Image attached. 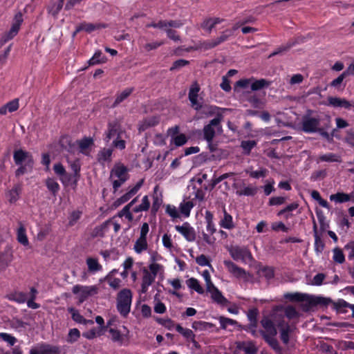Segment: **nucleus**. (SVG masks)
Wrapping results in <instances>:
<instances>
[{
  "mask_svg": "<svg viewBox=\"0 0 354 354\" xmlns=\"http://www.w3.org/2000/svg\"><path fill=\"white\" fill-rule=\"evenodd\" d=\"M164 271V266L161 264H149L148 268L142 269L140 293H147L149 286L154 282L157 275L162 274Z\"/></svg>",
  "mask_w": 354,
  "mask_h": 354,
  "instance_id": "nucleus-1",
  "label": "nucleus"
},
{
  "mask_svg": "<svg viewBox=\"0 0 354 354\" xmlns=\"http://www.w3.org/2000/svg\"><path fill=\"white\" fill-rule=\"evenodd\" d=\"M13 159L15 163L19 166L15 171V176L19 177L28 171H31L34 165L32 155L22 149L14 151Z\"/></svg>",
  "mask_w": 354,
  "mask_h": 354,
  "instance_id": "nucleus-2",
  "label": "nucleus"
},
{
  "mask_svg": "<svg viewBox=\"0 0 354 354\" xmlns=\"http://www.w3.org/2000/svg\"><path fill=\"white\" fill-rule=\"evenodd\" d=\"M127 167L121 162L114 165L110 172V180L112 183L113 192L118 189L129 179Z\"/></svg>",
  "mask_w": 354,
  "mask_h": 354,
  "instance_id": "nucleus-3",
  "label": "nucleus"
},
{
  "mask_svg": "<svg viewBox=\"0 0 354 354\" xmlns=\"http://www.w3.org/2000/svg\"><path fill=\"white\" fill-rule=\"evenodd\" d=\"M132 292L129 289L120 290L117 297V309L121 315L126 317L131 310Z\"/></svg>",
  "mask_w": 354,
  "mask_h": 354,
  "instance_id": "nucleus-4",
  "label": "nucleus"
},
{
  "mask_svg": "<svg viewBox=\"0 0 354 354\" xmlns=\"http://www.w3.org/2000/svg\"><path fill=\"white\" fill-rule=\"evenodd\" d=\"M232 258L236 261H241L245 263L251 262L253 260L252 254L250 250L245 246H234L229 249Z\"/></svg>",
  "mask_w": 354,
  "mask_h": 354,
  "instance_id": "nucleus-5",
  "label": "nucleus"
},
{
  "mask_svg": "<svg viewBox=\"0 0 354 354\" xmlns=\"http://www.w3.org/2000/svg\"><path fill=\"white\" fill-rule=\"evenodd\" d=\"M149 231V226L147 223H143L140 227V236L136 241L133 250L137 254H141L148 248L147 234Z\"/></svg>",
  "mask_w": 354,
  "mask_h": 354,
  "instance_id": "nucleus-6",
  "label": "nucleus"
},
{
  "mask_svg": "<svg viewBox=\"0 0 354 354\" xmlns=\"http://www.w3.org/2000/svg\"><path fill=\"white\" fill-rule=\"evenodd\" d=\"M221 121L220 117L214 118L207 124L204 126L203 133V138L206 142H211V140H214L216 130L218 131L222 128L221 125Z\"/></svg>",
  "mask_w": 354,
  "mask_h": 354,
  "instance_id": "nucleus-7",
  "label": "nucleus"
},
{
  "mask_svg": "<svg viewBox=\"0 0 354 354\" xmlns=\"http://www.w3.org/2000/svg\"><path fill=\"white\" fill-rule=\"evenodd\" d=\"M72 292L75 295H77L80 302L85 301L89 296L94 295L97 293V288L95 286H82L75 285L72 288Z\"/></svg>",
  "mask_w": 354,
  "mask_h": 354,
  "instance_id": "nucleus-8",
  "label": "nucleus"
},
{
  "mask_svg": "<svg viewBox=\"0 0 354 354\" xmlns=\"http://www.w3.org/2000/svg\"><path fill=\"white\" fill-rule=\"evenodd\" d=\"M120 133H125L122 129L120 122L118 120H114L108 122L107 129L104 132V141L109 142L111 140L119 136Z\"/></svg>",
  "mask_w": 354,
  "mask_h": 354,
  "instance_id": "nucleus-9",
  "label": "nucleus"
},
{
  "mask_svg": "<svg viewBox=\"0 0 354 354\" xmlns=\"http://www.w3.org/2000/svg\"><path fill=\"white\" fill-rule=\"evenodd\" d=\"M23 15L21 12L15 14L11 28L8 32H6L3 36V42H8L13 39L18 33L20 26L23 23Z\"/></svg>",
  "mask_w": 354,
  "mask_h": 354,
  "instance_id": "nucleus-10",
  "label": "nucleus"
},
{
  "mask_svg": "<svg viewBox=\"0 0 354 354\" xmlns=\"http://www.w3.org/2000/svg\"><path fill=\"white\" fill-rule=\"evenodd\" d=\"M232 35L233 30H225L218 37L202 42L200 45V47L205 50H209L225 41Z\"/></svg>",
  "mask_w": 354,
  "mask_h": 354,
  "instance_id": "nucleus-11",
  "label": "nucleus"
},
{
  "mask_svg": "<svg viewBox=\"0 0 354 354\" xmlns=\"http://www.w3.org/2000/svg\"><path fill=\"white\" fill-rule=\"evenodd\" d=\"M179 126L175 125L167 129V133L171 138V143L176 147H181L185 145L187 142V136L183 133L179 134Z\"/></svg>",
  "mask_w": 354,
  "mask_h": 354,
  "instance_id": "nucleus-12",
  "label": "nucleus"
},
{
  "mask_svg": "<svg viewBox=\"0 0 354 354\" xmlns=\"http://www.w3.org/2000/svg\"><path fill=\"white\" fill-rule=\"evenodd\" d=\"M223 263L228 272L234 277L243 279L244 281L248 280V274L243 268L239 267L230 260H225Z\"/></svg>",
  "mask_w": 354,
  "mask_h": 354,
  "instance_id": "nucleus-13",
  "label": "nucleus"
},
{
  "mask_svg": "<svg viewBox=\"0 0 354 354\" xmlns=\"http://www.w3.org/2000/svg\"><path fill=\"white\" fill-rule=\"evenodd\" d=\"M176 230L179 232L187 241L193 242L196 239V232L193 227L188 222L182 225H176Z\"/></svg>",
  "mask_w": 354,
  "mask_h": 354,
  "instance_id": "nucleus-14",
  "label": "nucleus"
},
{
  "mask_svg": "<svg viewBox=\"0 0 354 354\" xmlns=\"http://www.w3.org/2000/svg\"><path fill=\"white\" fill-rule=\"evenodd\" d=\"M277 326L279 330L281 340L285 345H288L295 328L284 321L280 322Z\"/></svg>",
  "mask_w": 354,
  "mask_h": 354,
  "instance_id": "nucleus-15",
  "label": "nucleus"
},
{
  "mask_svg": "<svg viewBox=\"0 0 354 354\" xmlns=\"http://www.w3.org/2000/svg\"><path fill=\"white\" fill-rule=\"evenodd\" d=\"M200 89L199 84L197 82H194L190 86L188 94L189 100L191 102L192 106L196 111H199L202 108L201 103L198 100Z\"/></svg>",
  "mask_w": 354,
  "mask_h": 354,
  "instance_id": "nucleus-16",
  "label": "nucleus"
},
{
  "mask_svg": "<svg viewBox=\"0 0 354 354\" xmlns=\"http://www.w3.org/2000/svg\"><path fill=\"white\" fill-rule=\"evenodd\" d=\"M319 120L310 116H304L302 119V130L306 133H314L318 130Z\"/></svg>",
  "mask_w": 354,
  "mask_h": 354,
  "instance_id": "nucleus-17",
  "label": "nucleus"
},
{
  "mask_svg": "<svg viewBox=\"0 0 354 354\" xmlns=\"http://www.w3.org/2000/svg\"><path fill=\"white\" fill-rule=\"evenodd\" d=\"M261 324L264 329V330L260 331L263 338L277 335V331L275 326L270 319L263 318L261 321Z\"/></svg>",
  "mask_w": 354,
  "mask_h": 354,
  "instance_id": "nucleus-18",
  "label": "nucleus"
},
{
  "mask_svg": "<svg viewBox=\"0 0 354 354\" xmlns=\"http://www.w3.org/2000/svg\"><path fill=\"white\" fill-rule=\"evenodd\" d=\"M233 187L236 189V194L239 196H253L257 193V187L255 186H245L244 184L239 185L234 183Z\"/></svg>",
  "mask_w": 354,
  "mask_h": 354,
  "instance_id": "nucleus-19",
  "label": "nucleus"
},
{
  "mask_svg": "<svg viewBox=\"0 0 354 354\" xmlns=\"http://www.w3.org/2000/svg\"><path fill=\"white\" fill-rule=\"evenodd\" d=\"M326 105L333 106L334 108L342 107L346 109H350L351 107H354V105H353L347 100L337 97H329L328 98V103Z\"/></svg>",
  "mask_w": 354,
  "mask_h": 354,
  "instance_id": "nucleus-20",
  "label": "nucleus"
},
{
  "mask_svg": "<svg viewBox=\"0 0 354 354\" xmlns=\"http://www.w3.org/2000/svg\"><path fill=\"white\" fill-rule=\"evenodd\" d=\"M160 122V117L158 115H153L145 118L139 122L138 131L140 132L144 131L150 127H153L158 124Z\"/></svg>",
  "mask_w": 354,
  "mask_h": 354,
  "instance_id": "nucleus-21",
  "label": "nucleus"
},
{
  "mask_svg": "<svg viewBox=\"0 0 354 354\" xmlns=\"http://www.w3.org/2000/svg\"><path fill=\"white\" fill-rule=\"evenodd\" d=\"M76 144L79 147L80 153L85 156H89L91 153V147L93 145V139L92 138L85 137L82 140H77Z\"/></svg>",
  "mask_w": 354,
  "mask_h": 354,
  "instance_id": "nucleus-22",
  "label": "nucleus"
},
{
  "mask_svg": "<svg viewBox=\"0 0 354 354\" xmlns=\"http://www.w3.org/2000/svg\"><path fill=\"white\" fill-rule=\"evenodd\" d=\"M207 291L210 293L212 299L216 304L225 306L229 303L228 300L215 286H212V288L211 287L209 290Z\"/></svg>",
  "mask_w": 354,
  "mask_h": 354,
  "instance_id": "nucleus-23",
  "label": "nucleus"
},
{
  "mask_svg": "<svg viewBox=\"0 0 354 354\" xmlns=\"http://www.w3.org/2000/svg\"><path fill=\"white\" fill-rule=\"evenodd\" d=\"M152 198L153 203L151 207V212L156 213L162 204V192L159 191L158 185H156L153 188Z\"/></svg>",
  "mask_w": 354,
  "mask_h": 354,
  "instance_id": "nucleus-24",
  "label": "nucleus"
},
{
  "mask_svg": "<svg viewBox=\"0 0 354 354\" xmlns=\"http://www.w3.org/2000/svg\"><path fill=\"white\" fill-rule=\"evenodd\" d=\"M64 2V0H51L47 7L48 13L54 18H57L58 14L63 8Z\"/></svg>",
  "mask_w": 354,
  "mask_h": 354,
  "instance_id": "nucleus-25",
  "label": "nucleus"
},
{
  "mask_svg": "<svg viewBox=\"0 0 354 354\" xmlns=\"http://www.w3.org/2000/svg\"><path fill=\"white\" fill-rule=\"evenodd\" d=\"M113 149L111 148H102L97 155L99 163L104 165L106 162H111L112 160Z\"/></svg>",
  "mask_w": 354,
  "mask_h": 354,
  "instance_id": "nucleus-26",
  "label": "nucleus"
},
{
  "mask_svg": "<svg viewBox=\"0 0 354 354\" xmlns=\"http://www.w3.org/2000/svg\"><path fill=\"white\" fill-rule=\"evenodd\" d=\"M111 219H109L102 223L101 225L95 226L91 233V236L92 238L103 237L105 233L107 232L109 225L111 224Z\"/></svg>",
  "mask_w": 354,
  "mask_h": 354,
  "instance_id": "nucleus-27",
  "label": "nucleus"
},
{
  "mask_svg": "<svg viewBox=\"0 0 354 354\" xmlns=\"http://www.w3.org/2000/svg\"><path fill=\"white\" fill-rule=\"evenodd\" d=\"M223 216L221 218L219 221V225L221 227L226 229V230H232L235 227L234 223L233 221L232 216L227 212L225 207L223 209Z\"/></svg>",
  "mask_w": 354,
  "mask_h": 354,
  "instance_id": "nucleus-28",
  "label": "nucleus"
},
{
  "mask_svg": "<svg viewBox=\"0 0 354 354\" xmlns=\"http://www.w3.org/2000/svg\"><path fill=\"white\" fill-rule=\"evenodd\" d=\"M79 179L80 177L75 176V174H68L66 173L63 176H62L60 180L64 186L71 187L73 189H75L77 185Z\"/></svg>",
  "mask_w": 354,
  "mask_h": 354,
  "instance_id": "nucleus-29",
  "label": "nucleus"
},
{
  "mask_svg": "<svg viewBox=\"0 0 354 354\" xmlns=\"http://www.w3.org/2000/svg\"><path fill=\"white\" fill-rule=\"evenodd\" d=\"M330 200L336 203H344L350 201L354 202V196L344 192H337L330 196Z\"/></svg>",
  "mask_w": 354,
  "mask_h": 354,
  "instance_id": "nucleus-30",
  "label": "nucleus"
},
{
  "mask_svg": "<svg viewBox=\"0 0 354 354\" xmlns=\"http://www.w3.org/2000/svg\"><path fill=\"white\" fill-rule=\"evenodd\" d=\"M223 109L218 107L214 105L205 106L203 108V113L207 116H213L215 118H221V120H223Z\"/></svg>",
  "mask_w": 354,
  "mask_h": 354,
  "instance_id": "nucleus-31",
  "label": "nucleus"
},
{
  "mask_svg": "<svg viewBox=\"0 0 354 354\" xmlns=\"http://www.w3.org/2000/svg\"><path fill=\"white\" fill-rule=\"evenodd\" d=\"M17 240L24 246L29 245L28 239L26 235V230L21 222L19 223V227L17 231Z\"/></svg>",
  "mask_w": 354,
  "mask_h": 354,
  "instance_id": "nucleus-32",
  "label": "nucleus"
},
{
  "mask_svg": "<svg viewBox=\"0 0 354 354\" xmlns=\"http://www.w3.org/2000/svg\"><path fill=\"white\" fill-rule=\"evenodd\" d=\"M237 348L244 351L245 354H256L257 352V348L252 341L239 342Z\"/></svg>",
  "mask_w": 354,
  "mask_h": 354,
  "instance_id": "nucleus-33",
  "label": "nucleus"
},
{
  "mask_svg": "<svg viewBox=\"0 0 354 354\" xmlns=\"http://www.w3.org/2000/svg\"><path fill=\"white\" fill-rule=\"evenodd\" d=\"M176 330L187 341L196 343L195 340V335L193 331L187 328H183L180 324L176 326Z\"/></svg>",
  "mask_w": 354,
  "mask_h": 354,
  "instance_id": "nucleus-34",
  "label": "nucleus"
},
{
  "mask_svg": "<svg viewBox=\"0 0 354 354\" xmlns=\"http://www.w3.org/2000/svg\"><path fill=\"white\" fill-rule=\"evenodd\" d=\"M21 192V186L20 185H15L12 189L6 193V197L10 203H16L19 198Z\"/></svg>",
  "mask_w": 354,
  "mask_h": 354,
  "instance_id": "nucleus-35",
  "label": "nucleus"
},
{
  "mask_svg": "<svg viewBox=\"0 0 354 354\" xmlns=\"http://www.w3.org/2000/svg\"><path fill=\"white\" fill-rule=\"evenodd\" d=\"M133 88H127L122 92L118 93L115 97V100L113 104V107H116L121 102L125 100L133 91Z\"/></svg>",
  "mask_w": 354,
  "mask_h": 354,
  "instance_id": "nucleus-36",
  "label": "nucleus"
},
{
  "mask_svg": "<svg viewBox=\"0 0 354 354\" xmlns=\"http://www.w3.org/2000/svg\"><path fill=\"white\" fill-rule=\"evenodd\" d=\"M86 265L91 272L95 273L102 270V266L100 264L97 259L88 257L86 259Z\"/></svg>",
  "mask_w": 354,
  "mask_h": 354,
  "instance_id": "nucleus-37",
  "label": "nucleus"
},
{
  "mask_svg": "<svg viewBox=\"0 0 354 354\" xmlns=\"http://www.w3.org/2000/svg\"><path fill=\"white\" fill-rule=\"evenodd\" d=\"M194 206V205L192 201L183 200L179 205V212L185 217H188Z\"/></svg>",
  "mask_w": 354,
  "mask_h": 354,
  "instance_id": "nucleus-38",
  "label": "nucleus"
},
{
  "mask_svg": "<svg viewBox=\"0 0 354 354\" xmlns=\"http://www.w3.org/2000/svg\"><path fill=\"white\" fill-rule=\"evenodd\" d=\"M106 61V58L103 55L101 50H98L95 52L91 59H88V64L89 66L96 65L102 63H104Z\"/></svg>",
  "mask_w": 354,
  "mask_h": 354,
  "instance_id": "nucleus-39",
  "label": "nucleus"
},
{
  "mask_svg": "<svg viewBox=\"0 0 354 354\" xmlns=\"http://www.w3.org/2000/svg\"><path fill=\"white\" fill-rule=\"evenodd\" d=\"M186 283L189 289L195 290L198 294L202 295L204 293V290L198 279L192 277L186 281Z\"/></svg>",
  "mask_w": 354,
  "mask_h": 354,
  "instance_id": "nucleus-40",
  "label": "nucleus"
},
{
  "mask_svg": "<svg viewBox=\"0 0 354 354\" xmlns=\"http://www.w3.org/2000/svg\"><path fill=\"white\" fill-rule=\"evenodd\" d=\"M207 189V185L198 187L196 185L193 186V194L194 199L198 201H203L205 199L206 191Z\"/></svg>",
  "mask_w": 354,
  "mask_h": 354,
  "instance_id": "nucleus-41",
  "label": "nucleus"
},
{
  "mask_svg": "<svg viewBox=\"0 0 354 354\" xmlns=\"http://www.w3.org/2000/svg\"><path fill=\"white\" fill-rule=\"evenodd\" d=\"M12 261V254L8 252L0 254V272L4 270Z\"/></svg>",
  "mask_w": 354,
  "mask_h": 354,
  "instance_id": "nucleus-42",
  "label": "nucleus"
},
{
  "mask_svg": "<svg viewBox=\"0 0 354 354\" xmlns=\"http://www.w3.org/2000/svg\"><path fill=\"white\" fill-rule=\"evenodd\" d=\"M218 322L220 324V328L223 330H227L229 326L234 327L240 326L236 320L224 316H220L218 317Z\"/></svg>",
  "mask_w": 354,
  "mask_h": 354,
  "instance_id": "nucleus-43",
  "label": "nucleus"
},
{
  "mask_svg": "<svg viewBox=\"0 0 354 354\" xmlns=\"http://www.w3.org/2000/svg\"><path fill=\"white\" fill-rule=\"evenodd\" d=\"M33 350L38 354H52L57 353L58 348L49 344H41Z\"/></svg>",
  "mask_w": 354,
  "mask_h": 354,
  "instance_id": "nucleus-44",
  "label": "nucleus"
},
{
  "mask_svg": "<svg viewBox=\"0 0 354 354\" xmlns=\"http://www.w3.org/2000/svg\"><path fill=\"white\" fill-rule=\"evenodd\" d=\"M69 313L71 314L72 319L78 324H86L87 323L93 324V322L92 320H86L85 319L82 315H80L79 311L73 308H71L68 309Z\"/></svg>",
  "mask_w": 354,
  "mask_h": 354,
  "instance_id": "nucleus-45",
  "label": "nucleus"
},
{
  "mask_svg": "<svg viewBox=\"0 0 354 354\" xmlns=\"http://www.w3.org/2000/svg\"><path fill=\"white\" fill-rule=\"evenodd\" d=\"M168 283H169L174 289V290H169L168 292L170 295H174L177 297H180L181 295L179 292H177V290L182 288L181 281L178 278L169 279Z\"/></svg>",
  "mask_w": 354,
  "mask_h": 354,
  "instance_id": "nucleus-46",
  "label": "nucleus"
},
{
  "mask_svg": "<svg viewBox=\"0 0 354 354\" xmlns=\"http://www.w3.org/2000/svg\"><path fill=\"white\" fill-rule=\"evenodd\" d=\"M154 306L153 310L157 314H163L167 311V307L159 298V295L156 294L153 297Z\"/></svg>",
  "mask_w": 354,
  "mask_h": 354,
  "instance_id": "nucleus-47",
  "label": "nucleus"
},
{
  "mask_svg": "<svg viewBox=\"0 0 354 354\" xmlns=\"http://www.w3.org/2000/svg\"><path fill=\"white\" fill-rule=\"evenodd\" d=\"M10 301H16L19 304H24L26 301L27 295L23 292H14L8 295Z\"/></svg>",
  "mask_w": 354,
  "mask_h": 354,
  "instance_id": "nucleus-48",
  "label": "nucleus"
},
{
  "mask_svg": "<svg viewBox=\"0 0 354 354\" xmlns=\"http://www.w3.org/2000/svg\"><path fill=\"white\" fill-rule=\"evenodd\" d=\"M260 277H265L267 280H270L274 277V271L272 267L264 266L260 268L258 270Z\"/></svg>",
  "mask_w": 354,
  "mask_h": 354,
  "instance_id": "nucleus-49",
  "label": "nucleus"
},
{
  "mask_svg": "<svg viewBox=\"0 0 354 354\" xmlns=\"http://www.w3.org/2000/svg\"><path fill=\"white\" fill-rule=\"evenodd\" d=\"M46 185L47 187V189L55 196L57 195L60 189L58 183L56 181L55 179L52 178H48L46 180Z\"/></svg>",
  "mask_w": 354,
  "mask_h": 354,
  "instance_id": "nucleus-50",
  "label": "nucleus"
},
{
  "mask_svg": "<svg viewBox=\"0 0 354 354\" xmlns=\"http://www.w3.org/2000/svg\"><path fill=\"white\" fill-rule=\"evenodd\" d=\"M150 207V202L148 196H144L142 198L141 203L135 207L133 209V212L138 213L142 212H147Z\"/></svg>",
  "mask_w": 354,
  "mask_h": 354,
  "instance_id": "nucleus-51",
  "label": "nucleus"
},
{
  "mask_svg": "<svg viewBox=\"0 0 354 354\" xmlns=\"http://www.w3.org/2000/svg\"><path fill=\"white\" fill-rule=\"evenodd\" d=\"M319 160L322 162H340L341 157L335 153H328L319 156Z\"/></svg>",
  "mask_w": 354,
  "mask_h": 354,
  "instance_id": "nucleus-52",
  "label": "nucleus"
},
{
  "mask_svg": "<svg viewBox=\"0 0 354 354\" xmlns=\"http://www.w3.org/2000/svg\"><path fill=\"white\" fill-rule=\"evenodd\" d=\"M104 334L103 328H93L83 333V337L88 339H92Z\"/></svg>",
  "mask_w": 354,
  "mask_h": 354,
  "instance_id": "nucleus-53",
  "label": "nucleus"
},
{
  "mask_svg": "<svg viewBox=\"0 0 354 354\" xmlns=\"http://www.w3.org/2000/svg\"><path fill=\"white\" fill-rule=\"evenodd\" d=\"M308 297L306 294L295 292V293H286L284 295V298L288 299L290 301H304L307 300V297Z\"/></svg>",
  "mask_w": 354,
  "mask_h": 354,
  "instance_id": "nucleus-54",
  "label": "nucleus"
},
{
  "mask_svg": "<svg viewBox=\"0 0 354 354\" xmlns=\"http://www.w3.org/2000/svg\"><path fill=\"white\" fill-rule=\"evenodd\" d=\"M298 206H299L298 203H292L287 205L285 208L280 210L278 212L277 215L278 216L284 215L286 218H288L289 217H290L292 216L290 212L297 209L298 208Z\"/></svg>",
  "mask_w": 354,
  "mask_h": 354,
  "instance_id": "nucleus-55",
  "label": "nucleus"
},
{
  "mask_svg": "<svg viewBox=\"0 0 354 354\" xmlns=\"http://www.w3.org/2000/svg\"><path fill=\"white\" fill-rule=\"evenodd\" d=\"M66 158L71 170L73 171V174L78 177H80V172L81 169V166L80 160L78 159L71 160L68 156H66Z\"/></svg>",
  "mask_w": 354,
  "mask_h": 354,
  "instance_id": "nucleus-56",
  "label": "nucleus"
},
{
  "mask_svg": "<svg viewBox=\"0 0 354 354\" xmlns=\"http://www.w3.org/2000/svg\"><path fill=\"white\" fill-rule=\"evenodd\" d=\"M251 89L254 91H259L269 85V83L264 79L255 80L252 77Z\"/></svg>",
  "mask_w": 354,
  "mask_h": 354,
  "instance_id": "nucleus-57",
  "label": "nucleus"
},
{
  "mask_svg": "<svg viewBox=\"0 0 354 354\" xmlns=\"http://www.w3.org/2000/svg\"><path fill=\"white\" fill-rule=\"evenodd\" d=\"M124 133H120L119 136L113 139L112 146L120 150H124L126 148V141L122 138Z\"/></svg>",
  "mask_w": 354,
  "mask_h": 354,
  "instance_id": "nucleus-58",
  "label": "nucleus"
},
{
  "mask_svg": "<svg viewBox=\"0 0 354 354\" xmlns=\"http://www.w3.org/2000/svg\"><path fill=\"white\" fill-rule=\"evenodd\" d=\"M156 321L169 330H173L176 326L174 322L170 318H156Z\"/></svg>",
  "mask_w": 354,
  "mask_h": 354,
  "instance_id": "nucleus-59",
  "label": "nucleus"
},
{
  "mask_svg": "<svg viewBox=\"0 0 354 354\" xmlns=\"http://www.w3.org/2000/svg\"><path fill=\"white\" fill-rule=\"evenodd\" d=\"M333 259L335 262L342 264L345 261V257L342 249L335 248L333 250Z\"/></svg>",
  "mask_w": 354,
  "mask_h": 354,
  "instance_id": "nucleus-60",
  "label": "nucleus"
},
{
  "mask_svg": "<svg viewBox=\"0 0 354 354\" xmlns=\"http://www.w3.org/2000/svg\"><path fill=\"white\" fill-rule=\"evenodd\" d=\"M212 326V324L203 321H195L192 324V327L196 330H207Z\"/></svg>",
  "mask_w": 354,
  "mask_h": 354,
  "instance_id": "nucleus-61",
  "label": "nucleus"
},
{
  "mask_svg": "<svg viewBox=\"0 0 354 354\" xmlns=\"http://www.w3.org/2000/svg\"><path fill=\"white\" fill-rule=\"evenodd\" d=\"M130 207L125 205L120 212H118L117 216L120 218L124 217L128 221L131 222L133 220V216L130 211Z\"/></svg>",
  "mask_w": 354,
  "mask_h": 354,
  "instance_id": "nucleus-62",
  "label": "nucleus"
},
{
  "mask_svg": "<svg viewBox=\"0 0 354 354\" xmlns=\"http://www.w3.org/2000/svg\"><path fill=\"white\" fill-rule=\"evenodd\" d=\"M284 314L289 319H293L299 317V313L297 311L295 308L292 306H288L284 309Z\"/></svg>",
  "mask_w": 354,
  "mask_h": 354,
  "instance_id": "nucleus-63",
  "label": "nucleus"
},
{
  "mask_svg": "<svg viewBox=\"0 0 354 354\" xmlns=\"http://www.w3.org/2000/svg\"><path fill=\"white\" fill-rule=\"evenodd\" d=\"M109 333H110L111 339L113 342L119 343L120 344H122L123 336L121 335L118 330L111 328L109 330Z\"/></svg>",
  "mask_w": 354,
  "mask_h": 354,
  "instance_id": "nucleus-64",
  "label": "nucleus"
}]
</instances>
